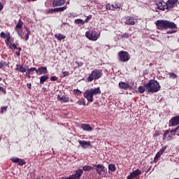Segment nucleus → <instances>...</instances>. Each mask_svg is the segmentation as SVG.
<instances>
[{
    "label": "nucleus",
    "instance_id": "13",
    "mask_svg": "<svg viewBox=\"0 0 179 179\" xmlns=\"http://www.w3.org/2000/svg\"><path fill=\"white\" fill-rule=\"evenodd\" d=\"M36 73H38L39 75H45L46 73H48V71H47V67H40L38 70L36 69Z\"/></svg>",
    "mask_w": 179,
    "mask_h": 179
},
{
    "label": "nucleus",
    "instance_id": "24",
    "mask_svg": "<svg viewBox=\"0 0 179 179\" xmlns=\"http://www.w3.org/2000/svg\"><path fill=\"white\" fill-rule=\"evenodd\" d=\"M22 29H23V22H22V20H20L16 25L15 31L22 30Z\"/></svg>",
    "mask_w": 179,
    "mask_h": 179
},
{
    "label": "nucleus",
    "instance_id": "20",
    "mask_svg": "<svg viewBox=\"0 0 179 179\" xmlns=\"http://www.w3.org/2000/svg\"><path fill=\"white\" fill-rule=\"evenodd\" d=\"M10 160L13 162V163H17L20 166H23V164H25L24 161L20 158H11Z\"/></svg>",
    "mask_w": 179,
    "mask_h": 179
},
{
    "label": "nucleus",
    "instance_id": "45",
    "mask_svg": "<svg viewBox=\"0 0 179 179\" xmlns=\"http://www.w3.org/2000/svg\"><path fill=\"white\" fill-rule=\"evenodd\" d=\"M63 76L65 78V76H69V72L68 71H63L62 72Z\"/></svg>",
    "mask_w": 179,
    "mask_h": 179
},
{
    "label": "nucleus",
    "instance_id": "48",
    "mask_svg": "<svg viewBox=\"0 0 179 179\" xmlns=\"http://www.w3.org/2000/svg\"><path fill=\"white\" fill-rule=\"evenodd\" d=\"M7 108H8V106H2L1 107V114L3 113V110H4V111H6Z\"/></svg>",
    "mask_w": 179,
    "mask_h": 179
},
{
    "label": "nucleus",
    "instance_id": "35",
    "mask_svg": "<svg viewBox=\"0 0 179 179\" xmlns=\"http://www.w3.org/2000/svg\"><path fill=\"white\" fill-rule=\"evenodd\" d=\"M169 75L170 79H177L178 78L177 74L174 73H169Z\"/></svg>",
    "mask_w": 179,
    "mask_h": 179
},
{
    "label": "nucleus",
    "instance_id": "32",
    "mask_svg": "<svg viewBox=\"0 0 179 179\" xmlns=\"http://www.w3.org/2000/svg\"><path fill=\"white\" fill-rule=\"evenodd\" d=\"M83 170L84 171H90V170H93V167L90 166H85L83 167Z\"/></svg>",
    "mask_w": 179,
    "mask_h": 179
},
{
    "label": "nucleus",
    "instance_id": "8",
    "mask_svg": "<svg viewBox=\"0 0 179 179\" xmlns=\"http://www.w3.org/2000/svg\"><path fill=\"white\" fill-rule=\"evenodd\" d=\"M124 23L127 26H134L135 24V19L132 17H126L123 19Z\"/></svg>",
    "mask_w": 179,
    "mask_h": 179
},
{
    "label": "nucleus",
    "instance_id": "37",
    "mask_svg": "<svg viewBox=\"0 0 179 179\" xmlns=\"http://www.w3.org/2000/svg\"><path fill=\"white\" fill-rule=\"evenodd\" d=\"M27 71L29 73H31V72H34V71H36V73H37V69L36 67L30 68Z\"/></svg>",
    "mask_w": 179,
    "mask_h": 179
},
{
    "label": "nucleus",
    "instance_id": "26",
    "mask_svg": "<svg viewBox=\"0 0 179 179\" xmlns=\"http://www.w3.org/2000/svg\"><path fill=\"white\" fill-rule=\"evenodd\" d=\"M16 66H17L16 71H19L20 72H22V73H24V72H26V69L24 67H23L22 65L17 64Z\"/></svg>",
    "mask_w": 179,
    "mask_h": 179
},
{
    "label": "nucleus",
    "instance_id": "56",
    "mask_svg": "<svg viewBox=\"0 0 179 179\" xmlns=\"http://www.w3.org/2000/svg\"><path fill=\"white\" fill-rule=\"evenodd\" d=\"M17 55H20V52H17Z\"/></svg>",
    "mask_w": 179,
    "mask_h": 179
},
{
    "label": "nucleus",
    "instance_id": "29",
    "mask_svg": "<svg viewBox=\"0 0 179 179\" xmlns=\"http://www.w3.org/2000/svg\"><path fill=\"white\" fill-rule=\"evenodd\" d=\"M8 36H10V33H7V34H5V32L2 31L0 34V37L1 38H6L7 39Z\"/></svg>",
    "mask_w": 179,
    "mask_h": 179
},
{
    "label": "nucleus",
    "instance_id": "18",
    "mask_svg": "<svg viewBox=\"0 0 179 179\" xmlns=\"http://www.w3.org/2000/svg\"><path fill=\"white\" fill-rule=\"evenodd\" d=\"M57 100H59V101H61V103H68V101H69V98L64 95H57Z\"/></svg>",
    "mask_w": 179,
    "mask_h": 179
},
{
    "label": "nucleus",
    "instance_id": "23",
    "mask_svg": "<svg viewBox=\"0 0 179 179\" xmlns=\"http://www.w3.org/2000/svg\"><path fill=\"white\" fill-rule=\"evenodd\" d=\"M119 87L120 89H123L124 90H127V89L129 87V84L124 82H120L119 83Z\"/></svg>",
    "mask_w": 179,
    "mask_h": 179
},
{
    "label": "nucleus",
    "instance_id": "22",
    "mask_svg": "<svg viewBox=\"0 0 179 179\" xmlns=\"http://www.w3.org/2000/svg\"><path fill=\"white\" fill-rule=\"evenodd\" d=\"M165 150H166V147H163L161 150H159V151L156 154L154 158V160L156 162V160H157V159H159V157H160V156H162V155L164 153Z\"/></svg>",
    "mask_w": 179,
    "mask_h": 179
},
{
    "label": "nucleus",
    "instance_id": "59",
    "mask_svg": "<svg viewBox=\"0 0 179 179\" xmlns=\"http://www.w3.org/2000/svg\"><path fill=\"white\" fill-rule=\"evenodd\" d=\"M0 141H1V138H0Z\"/></svg>",
    "mask_w": 179,
    "mask_h": 179
},
{
    "label": "nucleus",
    "instance_id": "12",
    "mask_svg": "<svg viewBox=\"0 0 179 179\" xmlns=\"http://www.w3.org/2000/svg\"><path fill=\"white\" fill-rule=\"evenodd\" d=\"M178 0H169L166 3V6L168 10H170V9H173L174 7V5H176V3Z\"/></svg>",
    "mask_w": 179,
    "mask_h": 179
},
{
    "label": "nucleus",
    "instance_id": "1",
    "mask_svg": "<svg viewBox=\"0 0 179 179\" xmlns=\"http://www.w3.org/2000/svg\"><path fill=\"white\" fill-rule=\"evenodd\" d=\"M155 24L159 30H164L166 29H176V25L174 22H169L167 20H159L155 22Z\"/></svg>",
    "mask_w": 179,
    "mask_h": 179
},
{
    "label": "nucleus",
    "instance_id": "41",
    "mask_svg": "<svg viewBox=\"0 0 179 179\" xmlns=\"http://www.w3.org/2000/svg\"><path fill=\"white\" fill-rule=\"evenodd\" d=\"M122 38H129V34L124 33L122 35Z\"/></svg>",
    "mask_w": 179,
    "mask_h": 179
},
{
    "label": "nucleus",
    "instance_id": "49",
    "mask_svg": "<svg viewBox=\"0 0 179 179\" xmlns=\"http://www.w3.org/2000/svg\"><path fill=\"white\" fill-rule=\"evenodd\" d=\"M160 135V131L159 130H156L154 134V136H159Z\"/></svg>",
    "mask_w": 179,
    "mask_h": 179
},
{
    "label": "nucleus",
    "instance_id": "4",
    "mask_svg": "<svg viewBox=\"0 0 179 179\" xmlns=\"http://www.w3.org/2000/svg\"><path fill=\"white\" fill-rule=\"evenodd\" d=\"M103 76V71L100 69H94L92 71L90 76L87 78V82H93V80H97Z\"/></svg>",
    "mask_w": 179,
    "mask_h": 179
},
{
    "label": "nucleus",
    "instance_id": "19",
    "mask_svg": "<svg viewBox=\"0 0 179 179\" xmlns=\"http://www.w3.org/2000/svg\"><path fill=\"white\" fill-rule=\"evenodd\" d=\"M172 127H176V125L179 124V116H175L173 118H172L170 121Z\"/></svg>",
    "mask_w": 179,
    "mask_h": 179
},
{
    "label": "nucleus",
    "instance_id": "16",
    "mask_svg": "<svg viewBox=\"0 0 179 179\" xmlns=\"http://www.w3.org/2000/svg\"><path fill=\"white\" fill-rule=\"evenodd\" d=\"M96 168V171L97 173V174H101V173H103V171H105V168L104 166L101 165V164H98V165H94Z\"/></svg>",
    "mask_w": 179,
    "mask_h": 179
},
{
    "label": "nucleus",
    "instance_id": "27",
    "mask_svg": "<svg viewBox=\"0 0 179 179\" xmlns=\"http://www.w3.org/2000/svg\"><path fill=\"white\" fill-rule=\"evenodd\" d=\"M48 79H49L48 76H43L40 78V84L41 85H44V82H45V80H48Z\"/></svg>",
    "mask_w": 179,
    "mask_h": 179
},
{
    "label": "nucleus",
    "instance_id": "28",
    "mask_svg": "<svg viewBox=\"0 0 179 179\" xmlns=\"http://www.w3.org/2000/svg\"><path fill=\"white\" fill-rule=\"evenodd\" d=\"M17 33L18 36L22 38V40L24 39V34L23 33V30L22 29H17Z\"/></svg>",
    "mask_w": 179,
    "mask_h": 179
},
{
    "label": "nucleus",
    "instance_id": "50",
    "mask_svg": "<svg viewBox=\"0 0 179 179\" xmlns=\"http://www.w3.org/2000/svg\"><path fill=\"white\" fill-rule=\"evenodd\" d=\"M166 33H167V34H173V33H176V31H174V30H169Z\"/></svg>",
    "mask_w": 179,
    "mask_h": 179
},
{
    "label": "nucleus",
    "instance_id": "54",
    "mask_svg": "<svg viewBox=\"0 0 179 179\" xmlns=\"http://www.w3.org/2000/svg\"><path fill=\"white\" fill-rule=\"evenodd\" d=\"M36 1H37V0H27L28 2H34Z\"/></svg>",
    "mask_w": 179,
    "mask_h": 179
},
{
    "label": "nucleus",
    "instance_id": "25",
    "mask_svg": "<svg viewBox=\"0 0 179 179\" xmlns=\"http://www.w3.org/2000/svg\"><path fill=\"white\" fill-rule=\"evenodd\" d=\"M55 37H56V38H57L59 41H61V40L66 38V36L62 34H56L55 35Z\"/></svg>",
    "mask_w": 179,
    "mask_h": 179
},
{
    "label": "nucleus",
    "instance_id": "51",
    "mask_svg": "<svg viewBox=\"0 0 179 179\" xmlns=\"http://www.w3.org/2000/svg\"><path fill=\"white\" fill-rule=\"evenodd\" d=\"M25 76H27V78H28L29 79H30V78H31V76H30V73L27 71Z\"/></svg>",
    "mask_w": 179,
    "mask_h": 179
},
{
    "label": "nucleus",
    "instance_id": "7",
    "mask_svg": "<svg viewBox=\"0 0 179 179\" xmlns=\"http://www.w3.org/2000/svg\"><path fill=\"white\" fill-rule=\"evenodd\" d=\"M83 174V170L78 169L76 171V173L74 175H71L68 178H65L64 179H80V177H82Z\"/></svg>",
    "mask_w": 179,
    "mask_h": 179
},
{
    "label": "nucleus",
    "instance_id": "43",
    "mask_svg": "<svg viewBox=\"0 0 179 179\" xmlns=\"http://www.w3.org/2000/svg\"><path fill=\"white\" fill-rule=\"evenodd\" d=\"M90 19H92V15H88L84 20V23H87V22H89Z\"/></svg>",
    "mask_w": 179,
    "mask_h": 179
},
{
    "label": "nucleus",
    "instance_id": "42",
    "mask_svg": "<svg viewBox=\"0 0 179 179\" xmlns=\"http://www.w3.org/2000/svg\"><path fill=\"white\" fill-rule=\"evenodd\" d=\"M178 128H179V126L177 127V128H176L175 129L171 130L170 131L171 134H172V135H176V133L177 132V129H178Z\"/></svg>",
    "mask_w": 179,
    "mask_h": 179
},
{
    "label": "nucleus",
    "instance_id": "46",
    "mask_svg": "<svg viewBox=\"0 0 179 179\" xmlns=\"http://www.w3.org/2000/svg\"><path fill=\"white\" fill-rule=\"evenodd\" d=\"M50 80H52L53 82H55V80H58V77H57V76H52L50 78Z\"/></svg>",
    "mask_w": 179,
    "mask_h": 179
},
{
    "label": "nucleus",
    "instance_id": "6",
    "mask_svg": "<svg viewBox=\"0 0 179 179\" xmlns=\"http://www.w3.org/2000/svg\"><path fill=\"white\" fill-rule=\"evenodd\" d=\"M119 61L121 62H128L131 58V55L127 51H121L118 53Z\"/></svg>",
    "mask_w": 179,
    "mask_h": 179
},
{
    "label": "nucleus",
    "instance_id": "15",
    "mask_svg": "<svg viewBox=\"0 0 179 179\" xmlns=\"http://www.w3.org/2000/svg\"><path fill=\"white\" fill-rule=\"evenodd\" d=\"M157 6L158 9H159L160 10H166V9H167L166 3L160 1L158 3H157Z\"/></svg>",
    "mask_w": 179,
    "mask_h": 179
},
{
    "label": "nucleus",
    "instance_id": "31",
    "mask_svg": "<svg viewBox=\"0 0 179 179\" xmlns=\"http://www.w3.org/2000/svg\"><path fill=\"white\" fill-rule=\"evenodd\" d=\"M138 92H140V93H145V92H146V84L144 86H140L138 87Z\"/></svg>",
    "mask_w": 179,
    "mask_h": 179
},
{
    "label": "nucleus",
    "instance_id": "58",
    "mask_svg": "<svg viewBox=\"0 0 179 179\" xmlns=\"http://www.w3.org/2000/svg\"><path fill=\"white\" fill-rule=\"evenodd\" d=\"M0 80H2V78L0 77Z\"/></svg>",
    "mask_w": 179,
    "mask_h": 179
},
{
    "label": "nucleus",
    "instance_id": "11",
    "mask_svg": "<svg viewBox=\"0 0 179 179\" xmlns=\"http://www.w3.org/2000/svg\"><path fill=\"white\" fill-rule=\"evenodd\" d=\"M65 0H52V6H62V5H65Z\"/></svg>",
    "mask_w": 179,
    "mask_h": 179
},
{
    "label": "nucleus",
    "instance_id": "39",
    "mask_svg": "<svg viewBox=\"0 0 179 179\" xmlns=\"http://www.w3.org/2000/svg\"><path fill=\"white\" fill-rule=\"evenodd\" d=\"M8 64L5 62H0V69L3 68V66H7Z\"/></svg>",
    "mask_w": 179,
    "mask_h": 179
},
{
    "label": "nucleus",
    "instance_id": "9",
    "mask_svg": "<svg viewBox=\"0 0 179 179\" xmlns=\"http://www.w3.org/2000/svg\"><path fill=\"white\" fill-rule=\"evenodd\" d=\"M141 173H142V171L139 169H136L134 171L131 173H130V175L127 176V179L136 178V177H138V176H141Z\"/></svg>",
    "mask_w": 179,
    "mask_h": 179
},
{
    "label": "nucleus",
    "instance_id": "2",
    "mask_svg": "<svg viewBox=\"0 0 179 179\" xmlns=\"http://www.w3.org/2000/svg\"><path fill=\"white\" fill-rule=\"evenodd\" d=\"M97 94H101V90L100 87H96L90 90H86L84 92V97L87 99L90 103L93 102V96H97Z\"/></svg>",
    "mask_w": 179,
    "mask_h": 179
},
{
    "label": "nucleus",
    "instance_id": "47",
    "mask_svg": "<svg viewBox=\"0 0 179 179\" xmlns=\"http://www.w3.org/2000/svg\"><path fill=\"white\" fill-rule=\"evenodd\" d=\"M0 92H2L4 93V94H6V90L2 87H0Z\"/></svg>",
    "mask_w": 179,
    "mask_h": 179
},
{
    "label": "nucleus",
    "instance_id": "10",
    "mask_svg": "<svg viewBox=\"0 0 179 179\" xmlns=\"http://www.w3.org/2000/svg\"><path fill=\"white\" fill-rule=\"evenodd\" d=\"M68 7L66 6L64 7L56 8L49 10L48 13H54L55 12H64V10H66V9Z\"/></svg>",
    "mask_w": 179,
    "mask_h": 179
},
{
    "label": "nucleus",
    "instance_id": "17",
    "mask_svg": "<svg viewBox=\"0 0 179 179\" xmlns=\"http://www.w3.org/2000/svg\"><path fill=\"white\" fill-rule=\"evenodd\" d=\"M106 9H108L109 10H115V9H120V7L118 6V4L108 3L106 5Z\"/></svg>",
    "mask_w": 179,
    "mask_h": 179
},
{
    "label": "nucleus",
    "instance_id": "30",
    "mask_svg": "<svg viewBox=\"0 0 179 179\" xmlns=\"http://www.w3.org/2000/svg\"><path fill=\"white\" fill-rule=\"evenodd\" d=\"M10 40H11V38L10 35V36H7V38L5 41L6 45H7V47H9L12 44V42L10 41Z\"/></svg>",
    "mask_w": 179,
    "mask_h": 179
},
{
    "label": "nucleus",
    "instance_id": "33",
    "mask_svg": "<svg viewBox=\"0 0 179 179\" xmlns=\"http://www.w3.org/2000/svg\"><path fill=\"white\" fill-rule=\"evenodd\" d=\"M27 33L25 35V41H27V40H29V36H30L31 31H30L27 27L25 28Z\"/></svg>",
    "mask_w": 179,
    "mask_h": 179
},
{
    "label": "nucleus",
    "instance_id": "44",
    "mask_svg": "<svg viewBox=\"0 0 179 179\" xmlns=\"http://www.w3.org/2000/svg\"><path fill=\"white\" fill-rule=\"evenodd\" d=\"M74 92L78 95L80 96V94H82V92L79 90H74Z\"/></svg>",
    "mask_w": 179,
    "mask_h": 179
},
{
    "label": "nucleus",
    "instance_id": "57",
    "mask_svg": "<svg viewBox=\"0 0 179 179\" xmlns=\"http://www.w3.org/2000/svg\"><path fill=\"white\" fill-rule=\"evenodd\" d=\"M18 49H19L20 51L22 50V48H19Z\"/></svg>",
    "mask_w": 179,
    "mask_h": 179
},
{
    "label": "nucleus",
    "instance_id": "36",
    "mask_svg": "<svg viewBox=\"0 0 179 179\" xmlns=\"http://www.w3.org/2000/svg\"><path fill=\"white\" fill-rule=\"evenodd\" d=\"M108 169H109V170H110V171H115V165H114V164H110L109 166H108Z\"/></svg>",
    "mask_w": 179,
    "mask_h": 179
},
{
    "label": "nucleus",
    "instance_id": "53",
    "mask_svg": "<svg viewBox=\"0 0 179 179\" xmlns=\"http://www.w3.org/2000/svg\"><path fill=\"white\" fill-rule=\"evenodd\" d=\"M173 139V137L171 135L168 136V141H171Z\"/></svg>",
    "mask_w": 179,
    "mask_h": 179
},
{
    "label": "nucleus",
    "instance_id": "3",
    "mask_svg": "<svg viewBox=\"0 0 179 179\" xmlns=\"http://www.w3.org/2000/svg\"><path fill=\"white\" fill-rule=\"evenodd\" d=\"M160 85L157 80H151L147 84H145V92L148 93H156L160 90Z\"/></svg>",
    "mask_w": 179,
    "mask_h": 179
},
{
    "label": "nucleus",
    "instance_id": "55",
    "mask_svg": "<svg viewBox=\"0 0 179 179\" xmlns=\"http://www.w3.org/2000/svg\"><path fill=\"white\" fill-rule=\"evenodd\" d=\"M27 86H28V88H29V89H31V84H27Z\"/></svg>",
    "mask_w": 179,
    "mask_h": 179
},
{
    "label": "nucleus",
    "instance_id": "5",
    "mask_svg": "<svg viewBox=\"0 0 179 179\" xmlns=\"http://www.w3.org/2000/svg\"><path fill=\"white\" fill-rule=\"evenodd\" d=\"M87 38L91 40V41H97L100 37V33H98L96 31H90L85 33Z\"/></svg>",
    "mask_w": 179,
    "mask_h": 179
},
{
    "label": "nucleus",
    "instance_id": "52",
    "mask_svg": "<svg viewBox=\"0 0 179 179\" xmlns=\"http://www.w3.org/2000/svg\"><path fill=\"white\" fill-rule=\"evenodd\" d=\"M3 9V5H2V3H0V11Z\"/></svg>",
    "mask_w": 179,
    "mask_h": 179
},
{
    "label": "nucleus",
    "instance_id": "38",
    "mask_svg": "<svg viewBox=\"0 0 179 179\" xmlns=\"http://www.w3.org/2000/svg\"><path fill=\"white\" fill-rule=\"evenodd\" d=\"M9 48H10V50H16V48H17V46L16 44L13 43V44H10L9 46H8Z\"/></svg>",
    "mask_w": 179,
    "mask_h": 179
},
{
    "label": "nucleus",
    "instance_id": "14",
    "mask_svg": "<svg viewBox=\"0 0 179 179\" xmlns=\"http://www.w3.org/2000/svg\"><path fill=\"white\" fill-rule=\"evenodd\" d=\"M80 145L82 146L83 149H87L89 146H90V141H78Z\"/></svg>",
    "mask_w": 179,
    "mask_h": 179
},
{
    "label": "nucleus",
    "instance_id": "21",
    "mask_svg": "<svg viewBox=\"0 0 179 179\" xmlns=\"http://www.w3.org/2000/svg\"><path fill=\"white\" fill-rule=\"evenodd\" d=\"M82 129L83 131H87L88 132H91V131H93V127L90 126V124H83L81 125Z\"/></svg>",
    "mask_w": 179,
    "mask_h": 179
},
{
    "label": "nucleus",
    "instance_id": "40",
    "mask_svg": "<svg viewBox=\"0 0 179 179\" xmlns=\"http://www.w3.org/2000/svg\"><path fill=\"white\" fill-rule=\"evenodd\" d=\"M169 134H170V131L169 130H166L164 133V136H163V140L164 141V139H166V138L167 137V136L169 135Z\"/></svg>",
    "mask_w": 179,
    "mask_h": 179
},
{
    "label": "nucleus",
    "instance_id": "34",
    "mask_svg": "<svg viewBox=\"0 0 179 179\" xmlns=\"http://www.w3.org/2000/svg\"><path fill=\"white\" fill-rule=\"evenodd\" d=\"M75 23H76V24H85V21L82 19H77L75 20Z\"/></svg>",
    "mask_w": 179,
    "mask_h": 179
}]
</instances>
